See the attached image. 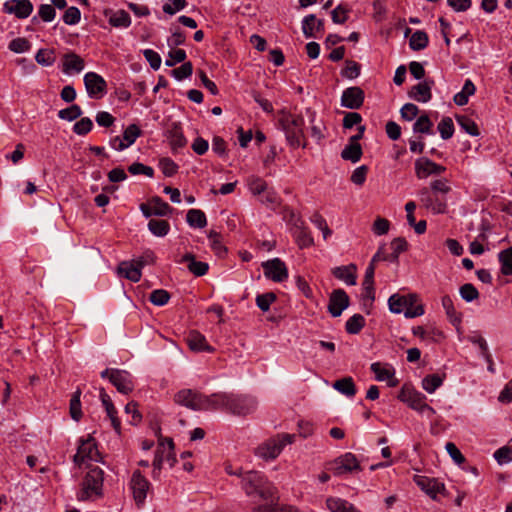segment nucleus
<instances>
[{
  "mask_svg": "<svg viewBox=\"0 0 512 512\" xmlns=\"http://www.w3.org/2000/svg\"><path fill=\"white\" fill-rule=\"evenodd\" d=\"M215 410L221 409L236 416H246L257 408L255 397L246 394L214 393Z\"/></svg>",
  "mask_w": 512,
  "mask_h": 512,
  "instance_id": "nucleus-1",
  "label": "nucleus"
},
{
  "mask_svg": "<svg viewBox=\"0 0 512 512\" xmlns=\"http://www.w3.org/2000/svg\"><path fill=\"white\" fill-rule=\"evenodd\" d=\"M242 488L248 497H259L268 503L274 501L275 488L257 471H246L241 475Z\"/></svg>",
  "mask_w": 512,
  "mask_h": 512,
  "instance_id": "nucleus-2",
  "label": "nucleus"
},
{
  "mask_svg": "<svg viewBox=\"0 0 512 512\" xmlns=\"http://www.w3.org/2000/svg\"><path fill=\"white\" fill-rule=\"evenodd\" d=\"M278 123L285 134L288 144L292 148H298L301 145L306 147V143H301V139L304 137V119L302 116L293 115L290 112L281 110L279 112Z\"/></svg>",
  "mask_w": 512,
  "mask_h": 512,
  "instance_id": "nucleus-3",
  "label": "nucleus"
},
{
  "mask_svg": "<svg viewBox=\"0 0 512 512\" xmlns=\"http://www.w3.org/2000/svg\"><path fill=\"white\" fill-rule=\"evenodd\" d=\"M175 403L194 411L215 410L214 394L204 395L191 389H183L174 396Z\"/></svg>",
  "mask_w": 512,
  "mask_h": 512,
  "instance_id": "nucleus-4",
  "label": "nucleus"
},
{
  "mask_svg": "<svg viewBox=\"0 0 512 512\" xmlns=\"http://www.w3.org/2000/svg\"><path fill=\"white\" fill-rule=\"evenodd\" d=\"M416 302V294H409L407 296L393 294L388 299L390 311L395 314L403 312L406 318H414L424 314V307L422 305H415Z\"/></svg>",
  "mask_w": 512,
  "mask_h": 512,
  "instance_id": "nucleus-5",
  "label": "nucleus"
},
{
  "mask_svg": "<svg viewBox=\"0 0 512 512\" xmlns=\"http://www.w3.org/2000/svg\"><path fill=\"white\" fill-rule=\"evenodd\" d=\"M104 472L98 466H92L89 468L82 482V489L78 495V500L86 501L92 496L102 495V486L104 480Z\"/></svg>",
  "mask_w": 512,
  "mask_h": 512,
  "instance_id": "nucleus-6",
  "label": "nucleus"
},
{
  "mask_svg": "<svg viewBox=\"0 0 512 512\" xmlns=\"http://www.w3.org/2000/svg\"><path fill=\"white\" fill-rule=\"evenodd\" d=\"M294 435L282 434L272 438L259 445L256 449V455L264 460H273L281 453L287 444H291Z\"/></svg>",
  "mask_w": 512,
  "mask_h": 512,
  "instance_id": "nucleus-7",
  "label": "nucleus"
},
{
  "mask_svg": "<svg viewBox=\"0 0 512 512\" xmlns=\"http://www.w3.org/2000/svg\"><path fill=\"white\" fill-rule=\"evenodd\" d=\"M400 401L407 403L410 408L424 413L425 410H431V406L426 403V396L413 389L403 387L398 395Z\"/></svg>",
  "mask_w": 512,
  "mask_h": 512,
  "instance_id": "nucleus-8",
  "label": "nucleus"
},
{
  "mask_svg": "<svg viewBox=\"0 0 512 512\" xmlns=\"http://www.w3.org/2000/svg\"><path fill=\"white\" fill-rule=\"evenodd\" d=\"M149 487V481L142 475L139 470H135L131 477L130 488L132 490L135 503L138 507H141L144 504Z\"/></svg>",
  "mask_w": 512,
  "mask_h": 512,
  "instance_id": "nucleus-9",
  "label": "nucleus"
},
{
  "mask_svg": "<svg viewBox=\"0 0 512 512\" xmlns=\"http://www.w3.org/2000/svg\"><path fill=\"white\" fill-rule=\"evenodd\" d=\"M264 275L274 282H283L288 278L286 264L280 258H273L262 263Z\"/></svg>",
  "mask_w": 512,
  "mask_h": 512,
  "instance_id": "nucleus-10",
  "label": "nucleus"
},
{
  "mask_svg": "<svg viewBox=\"0 0 512 512\" xmlns=\"http://www.w3.org/2000/svg\"><path fill=\"white\" fill-rule=\"evenodd\" d=\"M330 469L334 475L340 476L345 473L360 470L361 468L356 456L351 452H347L336 458L331 464Z\"/></svg>",
  "mask_w": 512,
  "mask_h": 512,
  "instance_id": "nucleus-11",
  "label": "nucleus"
},
{
  "mask_svg": "<svg viewBox=\"0 0 512 512\" xmlns=\"http://www.w3.org/2000/svg\"><path fill=\"white\" fill-rule=\"evenodd\" d=\"M86 91L91 98H101L107 89L106 81L102 76L95 72H88L84 76Z\"/></svg>",
  "mask_w": 512,
  "mask_h": 512,
  "instance_id": "nucleus-12",
  "label": "nucleus"
},
{
  "mask_svg": "<svg viewBox=\"0 0 512 512\" xmlns=\"http://www.w3.org/2000/svg\"><path fill=\"white\" fill-rule=\"evenodd\" d=\"M446 171V167L421 157L415 161V174L419 179L427 178L430 175H440Z\"/></svg>",
  "mask_w": 512,
  "mask_h": 512,
  "instance_id": "nucleus-13",
  "label": "nucleus"
},
{
  "mask_svg": "<svg viewBox=\"0 0 512 512\" xmlns=\"http://www.w3.org/2000/svg\"><path fill=\"white\" fill-rule=\"evenodd\" d=\"M365 99V94L362 88L358 86H352L346 88L341 96V105L348 109H359Z\"/></svg>",
  "mask_w": 512,
  "mask_h": 512,
  "instance_id": "nucleus-14",
  "label": "nucleus"
},
{
  "mask_svg": "<svg viewBox=\"0 0 512 512\" xmlns=\"http://www.w3.org/2000/svg\"><path fill=\"white\" fill-rule=\"evenodd\" d=\"M349 304L347 293L343 289H335L329 297L328 311L333 317H339Z\"/></svg>",
  "mask_w": 512,
  "mask_h": 512,
  "instance_id": "nucleus-15",
  "label": "nucleus"
},
{
  "mask_svg": "<svg viewBox=\"0 0 512 512\" xmlns=\"http://www.w3.org/2000/svg\"><path fill=\"white\" fill-rule=\"evenodd\" d=\"M3 11L14 14L19 19H25L31 15L33 5L30 0H9L3 4Z\"/></svg>",
  "mask_w": 512,
  "mask_h": 512,
  "instance_id": "nucleus-16",
  "label": "nucleus"
},
{
  "mask_svg": "<svg viewBox=\"0 0 512 512\" xmlns=\"http://www.w3.org/2000/svg\"><path fill=\"white\" fill-rule=\"evenodd\" d=\"M110 382L122 394H129L134 389L132 376L125 370L113 369Z\"/></svg>",
  "mask_w": 512,
  "mask_h": 512,
  "instance_id": "nucleus-17",
  "label": "nucleus"
},
{
  "mask_svg": "<svg viewBox=\"0 0 512 512\" xmlns=\"http://www.w3.org/2000/svg\"><path fill=\"white\" fill-rule=\"evenodd\" d=\"M99 453L96 444L92 438L82 440L78 447L77 453L74 455V462L83 463L85 460L98 461Z\"/></svg>",
  "mask_w": 512,
  "mask_h": 512,
  "instance_id": "nucleus-18",
  "label": "nucleus"
},
{
  "mask_svg": "<svg viewBox=\"0 0 512 512\" xmlns=\"http://www.w3.org/2000/svg\"><path fill=\"white\" fill-rule=\"evenodd\" d=\"M414 481L421 488V490H423L434 500L437 499V494L443 493L445 491L444 484L435 478L417 475L414 477Z\"/></svg>",
  "mask_w": 512,
  "mask_h": 512,
  "instance_id": "nucleus-19",
  "label": "nucleus"
},
{
  "mask_svg": "<svg viewBox=\"0 0 512 512\" xmlns=\"http://www.w3.org/2000/svg\"><path fill=\"white\" fill-rule=\"evenodd\" d=\"M433 85V80H424L423 82L414 85L408 95L417 102L426 103L432 98L431 88Z\"/></svg>",
  "mask_w": 512,
  "mask_h": 512,
  "instance_id": "nucleus-20",
  "label": "nucleus"
},
{
  "mask_svg": "<svg viewBox=\"0 0 512 512\" xmlns=\"http://www.w3.org/2000/svg\"><path fill=\"white\" fill-rule=\"evenodd\" d=\"M420 200L425 208L431 210L435 214L445 213L447 205L445 202L434 198L428 188L424 187L419 191Z\"/></svg>",
  "mask_w": 512,
  "mask_h": 512,
  "instance_id": "nucleus-21",
  "label": "nucleus"
},
{
  "mask_svg": "<svg viewBox=\"0 0 512 512\" xmlns=\"http://www.w3.org/2000/svg\"><path fill=\"white\" fill-rule=\"evenodd\" d=\"M100 399L105 407L107 416L111 420V424L114 428V430L117 432V434H120L121 431V422L119 418L117 417V410L110 398V396L105 392L103 388L100 389Z\"/></svg>",
  "mask_w": 512,
  "mask_h": 512,
  "instance_id": "nucleus-22",
  "label": "nucleus"
},
{
  "mask_svg": "<svg viewBox=\"0 0 512 512\" xmlns=\"http://www.w3.org/2000/svg\"><path fill=\"white\" fill-rule=\"evenodd\" d=\"M302 31L306 38L316 37L315 32H324V20L314 14L307 15L302 21Z\"/></svg>",
  "mask_w": 512,
  "mask_h": 512,
  "instance_id": "nucleus-23",
  "label": "nucleus"
},
{
  "mask_svg": "<svg viewBox=\"0 0 512 512\" xmlns=\"http://www.w3.org/2000/svg\"><path fill=\"white\" fill-rule=\"evenodd\" d=\"M187 343L191 350L195 352H213L214 348L210 346L204 335L196 330H192L189 332L187 336Z\"/></svg>",
  "mask_w": 512,
  "mask_h": 512,
  "instance_id": "nucleus-24",
  "label": "nucleus"
},
{
  "mask_svg": "<svg viewBox=\"0 0 512 512\" xmlns=\"http://www.w3.org/2000/svg\"><path fill=\"white\" fill-rule=\"evenodd\" d=\"M178 262L186 263L188 270L197 277L205 275L209 269L208 263L197 261L192 253H186Z\"/></svg>",
  "mask_w": 512,
  "mask_h": 512,
  "instance_id": "nucleus-25",
  "label": "nucleus"
},
{
  "mask_svg": "<svg viewBox=\"0 0 512 512\" xmlns=\"http://www.w3.org/2000/svg\"><path fill=\"white\" fill-rule=\"evenodd\" d=\"M84 66V60L74 52L66 53L63 56L62 71L65 74L80 73Z\"/></svg>",
  "mask_w": 512,
  "mask_h": 512,
  "instance_id": "nucleus-26",
  "label": "nucleus"
},
{
  "mask_svg": "<svg viewBox=\"0 0 512 512\" xmlns=\"http://www.w3.org/2000/svg\"><path fill=\"white\" fill-rule=\"evenodd\" d=\"M117 273L132 282H138L142 276L134 261H122L117 267Z\"/></svg>",
  "mask_w": 512,
  "mask_h": 512,
  "instance_id": "nucleus-27",
  "label": "nucleus"
},
{
  "mask_svg": "<svg viewBox=\"0 0 512 512\" xmlns=\"http://www.w3.org/2000/svg\"><path fill=\"white\" fill-rule=\"evenodd\" d=\"M166 135L173 151L183 148L187 144V140L183 135L182 129L177 123H173L169 127Z\"/></svg>",
  "mask_w": 512,
  "mask_h": 512,
  "instance_id": "nucleus-28",
  "label": "nucleus"
},
{
  "mask_svg": "<svg viewBox=\"0 0 512 512\" xmlns=\"http://www.w3.org/2000/svg\"><path fill=\"white\" fill-rule=\"evenodd\" d=\"M332 274L335 278L344 281L347 285L356 284V265L354 264L335 267L332 270Z\"/></svg>",
  "mask_w": 512,
  "mask_h": 512,
  "instance_id": "nucleus-29",
  "label": "nucleus"
},
{
  "mask_svg": "<svg viewBox=\"0 0 512 512\" xmlns=\"http://www.w3.org/2000/svg\"><path fill=\"white\" fill-rule=\"evenodd\" d=\"M157 450H160V454L163 456V462H168L171 467H173L176 463V458L174 454V443L172 438H162L159 441V446Z\"/></svg>",
  "mask_w": 512,
  "mask_h": 512,
  "instance_id": "nucleus-30",
  "label": "nucleus"
},
{
  "mask_svg": "<svg viewBox=\"0 0 512 512\" xmlns=\"http://www.w3.org/2000/svg\"><path fill=\"white\" fill-rule=\"evenodd\" d=\"M326 506L330 512H360L348 501L337 497L327 498Z\"/></svg>",
  "mask_w": 512,
  "mask_h": 512,
  "instance_id": "nucleus-31",
  "label": "nucleus"
},
{
  "mask_svg": "<svg viewBox=\"0 0 512 512\" xmlns=\"http://www.w3.org/2000/svg\"><path fill=\"white\" fill-rule=\"evenodd\" d=\"M441 302L449 321L452 325L458 327L462 321V317L461 314L456 311L451 297L445 295L442 297Z\"/></svg>",
  "mask_w": 512,
  "mask_h": 512,
  "instance_id": "nucleus-32",
  "label": "nucleus"
},
{
  "mask_svg": "<svg viewBox=\"0 0 512 512\" xmlns=\"http://www.w3.org/2000/svg\"><path fill=\"white\" fill-rule=\"evenodd\" d=\"M333 388L347 397H353L357 392L352 377H344L336 380L333 383Z\"/></svg>",
  "mask_w": 512,
  "mask_h": 512,
  "instance_id": "nucleus-33",
  "label": "nucleus"
},
{
  "mask_svg": "<svg viewBox=\"0 0 512 512\" xmlns=\"http://www.w3.org/2000/svg\"><path fill=\"white\" fill-rule=\"evenodd\" d=\"M362 147L359 143L350 142L341 152V157L344 160H349L352 163L358 162L362 157Z\"/></svg>",
  "mask_w": 512,
  "mask_h": 512,
  "instance_id": "nucleus-34",
  "label": "nucleus"
},
{
  "mask_svg": "<svg viewBox=\"0 0 512 512\" xmlns=\"http://www.w3.org/2000/svg\"><path fill=\"white\" fill-rule=\"evenodd\" d=\"M187 223L194 228H204L207 225L205 213L200 209H190L186 215Z\"/></svg>",
  "mask_w": 512,
  "mask_h": 512,
  "instance_id": "nucleus-35",
  "label": "nucleus"
},
{
  "mask_svg": "<svg viewBox=\"0 0 512 512\" xmlns=\"http://www.w3.org/2000/svg\"><path fill=\"white\" fill-rule=\"evenodd\" d=\"M429 43L428 35L425 31H415L409 40V46L413 51H420L427 47Z\"/></svg>",
  "mask_w": 512,
  "mask_h": 512,
  "instance_id": "nucleus-36",
  "label": "nucleus"
},
{
  "mask_svg": "<svg viewBox=\"0 0 512 512\" xmlns=\"http://www.w3.org/2000/svg\"><path fill=\"white\" fill-rule=\"evenodd\" d=\"M109 24L116 28H127L131 24L130 15L124 10L113 12L109 17Z\"/></svg>",
  "mask_w": 512,
  "mask_h": 512,
  "instance_id": "nucleus-37",
  "label": "nucleus"
},
{
  "mask_svg": "<svg viewBox=\"0 0 512 512\" xmlns=\"http://www.w3.org/2000/svg\"><path fill=\"white\" fill-rule=\"evenodd\" d=\"M253 512H299V510L293 506H278L270 500L266 504L255 506Z\"/></svg>",
  "mask_w": 512,
  "mask_h": 512,
  "instance_id": "nucleus-38",
  "label": "nucleus"
},
{
  "mask_svg": "<svg viewBox=\"0 0 512 512\" xmlns=\"http://www.w3.org/2000/svg\"><path fill=\"white\" fill-rule=\"evenodd\" d=\"M148 229L153 235L163 237L168 234L170 225L166 220L151 219L148 222Z\"/></svg>",
  "mask_w": 512,
  "mask_h": 512,
  "instance_id": "nucleus-39",
  "label": "nucleus"
},
{
  "mask_svg": "<svg viewBox=\"0 0 512 512\" xmlns=\"http://www.w3.org/2000/svg\"><path fill=\"white\" fill-rule=\"evenodd\" d=\"M150 204L153 206V215L155 216H168L173 211V208L159 196L152 197Z\"/></svg>",
  "mask_w": 512,
  "mask_h": 512,
  "instance_id": "nucleus-40",
  "label": "nucleus"
},
{
  "mask_svg": "<svg viewBox=\"0 0 512 512\" xmlns=\"http://www.w3.org/2000/svg\"><path fill=\"white\" fill-rule=\"evenodd\" d=\"M365 326V318L361 314H354L345 324V329L349 334H358Z\"/></svg>",
  "mask_w": 512,
  "mask_h": 512,
  "instance_id": "nucleus-41",
  "label": "nucleus"
},
{
  "mask_svg": "<svg viewBox=\"0 0 512 512\" xmlns=\"http://www.w3.org/2000/svg\"><path fill=\"white\" fill-rule=\"evenodd\" d=\"M444 380V376L439 374H430L423 378L422 387L428 393H433L437 388H439Z\"/></svg>",
  "mask_w": 512,
  "mask_h": 512,
  "instance_id": "nucleus-42",
  "label": "nucleus"
},
{
  "mask_svg": "<svg viewBox=\"0 0 512 512\" xmlns=\"http://www.w3.org/2000/svg\"><path fill=\"white\" fill-rule=\"evenodd\" d=\"M457 123L459 126L469 135L478 136L479 129L477 124L470 117L466 115H461L456 117Z\"/></svg>",
  "mask_w": 512,
  "mask_h": 512,
  "instance_id": "nucleus-43",
  "label": "nucleus"
},
{
  "mask_svg": "<svg viewBox=\"0 0 512 512\" xmlns=\"http://www.w3.org/2000/svg\"><path fill=\"white\" fill-rule=\"evenodd\" d=\"M501 263V272L504 275L512 274V246L508 249L501 251L498 255Z\"/></svg>",
  "mask_w": 512,
  "mask_h": 512,
  "instance_id": "nucleus-44",
  "label": "nucleus"
},
{
  "mask_svg": "<svg viewBox=\"0 0 512 512\" xmlns=\"http://www.w3.org/2000/svg\"><path fill=\"white\" fill-rule=\"evenodd\" d=\"M142 134L141 129L136 124H130L123 132L122 141H124L126 147H130L135 143L136 139Z\"/></svg>",
  "mask_w": 512,
  "mask_h": 512,
  "instance_id": "nucleus-45",
  "label": "nucleus"
},
{
  "mask_svg": "<svg viewBox=\"0 0 512 512\" xmlns=\"http://www.w3.org/2000/svg\"><path fill=\"white\" fill-rule=\"evenodd\" d=\"M361 65L353 60H346L345 67L341 70V75L347 79H355L360 75Z\"/></svg>",
  "mask_w": 512,
  "mask_h": 512,
  "instance_id": "nucleus-46",
  "label": "nucleus"
},
{
  "mask_svg": "<svg viewBox=\"0 0 512 512\" xmlns=\"http://www.w3.org/2000/svg\"><path fill=\"white\" fill-rule=\"evenodd\" d=\"M437 129L443 140H448L453 136L454 124L450 117H444L438 123Z\"/></svg>",
  "mask_w": 512,
  "mask_h": 512,
  "instance_id": "nucleus-47",
  "label": "nucleus"
},
{
  "mask_svg": "<svg viewBox=\"0 0 512 512\" xmlns=\"http://www.w3.org/2000/svg\"><path fill=\"white\" fill-rule=\"evenodd\" d=\"M80 396L81 390L77 389L70 400V415L76 421L82 416Z\"/></svg>",
  "mask_w": 512,
  "mask_h": 512,
  "instance_id": "nucleus-48",
  "label": "nucleus"
},
{
  "mask_svg": "<svg viewBox=\"0 0 512 512\" xmlns=\"http://www.w3.org/2000/svg\"><path fill=\"white\" fill-rule=\"evenodd\" d=\"M433 123L427 115H421L413 125V131L415 133L431 134V128Z\"/></svg>",
  "mask_w": 512,
  "mask_h": 512,
  "instance_id": "nucleus-49",
  "label": "nucleus"
},
{
  "mask_svg": "<svg viewBox=\"0 0 512 512\" xmlns=\"http://www.w3.org/2000/svg\"><path fill=\"white\" fill-rule=\"evenodd\" d=\"M82 115V110L79 105L73 104L68 108L62 109L58 112V117L62 120L73 121Z\"/></svg>",
  "mask_w": 512,
  "mask_h": 512,
  "instance_id": "nucleus-50",
  "label": "nucleus"
},
{
  "mask_svg": "<svg viewBox=\"0 0 512 512\" xmlns=\"http://www.w3.org/2000/svg\"><path fill=\"white\" fill-rule=\"evenodd\" d=\"M391 248L393 250L392 254L390 255V261H397L399 255L406 251L408 248V243L405 240V238L398 237L392 240L391 242Z\"/></svg>",
  "mask_w": 512,
  "mask_h": 512,
  "instance_id": "nucleus-51",
  "label": "nucleus"
},
{
  "mask_svg": "<svg viewBox=\"0 0 512 512\" xmlns=\"http://www.w3.org/2000/svg\"><path fill=\"white\" fill-rule=\"evenodd\" d=\"M35 60L40 65L51 66L55 62L54 50L40 49L35 56Z\"/></svg>",
  "mask_w": 512,
  "mask_h": 512,
  "instance_id": "nucleus-52",
  "label": "nucleus"
},
{
  "mask_svg": "<svg viewBox=\"0 0 512 512\" xmlns=\"http://www.w3.org/2000/svg\"><path fill=\"white\" fill-rule=\"evenodd\" d=\"M295 237L300 248L309 247L313 244V238L306 228L297 227Z\"/></svg>",
  "mask_w": 512,
  "mask_h": 512,
  "instance_id": "nucleus-53",
  "label": "nucleus"
},
{
  "mask_svg": "<svg viewBox=\"0 0 512 512\" xmlns=\"http://www.w3.org/2000/svg\"><path fill=\"white\" fill-rule=\"evenodd\" d=\"M169 299L170 294L164 289H156L149 296L150 302L156 306H164L168 303Z\"/></svg>",
  "mask_w": 512,
  "mask_h": 512,
  "instance_id": "nucleus-54",
  "label": "nucleus"
},
{
  "mask_svg": "<svg viewBox=\"0 0 512 512\" xmlns=\"http://www.w3.org/2000/svg\"><path fill=\"white\" fill-rule=\"evenodd\" d=\"M459 293L466 302H472L479 297V292L475 286L471 283L462 285L459 289Z\"/></svg>",
  "mask_w": 512,
  "mask_h": 512,
  "instance_id": "nucleus-55",
  "label": "nucleus"
},
{
  "mask_svg": "<svg viewBox=\"0 0 512 512\" xmlns=\"http://www.w3.org/2000/svg\"><path fill=\"white\" fill-rule=\"evenodd\" d=\"M276 300V295L273 292L259 294L256 297V304L259 309L266 312L269 310L270 305Z\"/></svg>",
  "mask_w": 512,
  "mask_h": 512,
  "instance_id": "nucleus-56",
  "label": "nucleus"
},
{
  "mask_svg": "<svg viewBox=\"0 0 512 512\" xmlns=\"http://www.w3.org/2000/svg\"><path fill=\"white\" fill-rule=\"evenodd\" d=\"M311 222L322 231L323 238L326 240L328 236L331 235L332 231L329 229L326 220L323 218L321 214L318 212H315L311 218Z\"/></svg>",
  "mask_w": 512,
  "mask_h": 512,
  "instance_id": "nucleus-57",
  "label": "nucleus"
},
{
  "mask_svg": "<svg viewBox=\"0 0 512 512\" xmlns=\"http://www.w3.org/2000/svg\"><path fill=\"white\" fill-rule=\"evenodd\" d=\"M350 12V9L345 5H338L332 12L331 17L332 21L336 24H343L348 19V13Z\"/></svg>",
  "mask_w": 512,
  "mask_h": 512,
  "instance_id": "nucleus-58",
  "label": "nucleus"
},
{
  "mask_svg": "<svg viewBox=\"0 0 512 512\" xmlns=\"http://www.w3.org/2000/svg\"><path fill=\"white\" fill-rule=\"evenodd\" d=\"M93 128V122L89 117H83L73 126V131L77 135H86Z\"/></svg>",
  "mask_w": 512,
  "mask_h": 512,
  "instance_id": "nucleus-59",
  "label": "nucleus"
},
{
  "mask_svg": "<svg viewBox=\"0 0 512 512\" xmlns=\"http://www.w3.org/2000/svg\"><path fill=\"white\" fill-rule=\"evenodd\" d=\"M162 9L169 15H174L176 12L181 11L187 5L186 0H165Z\"/></svg>",
  "mask_w": 512,
  "mask_h": 512,
  "instance_id": "nucleus-60",
  "label": "nucleus"
},
{
  "mask_svg": "<svg viewBox=\"0 0 512 512\" xmlns=\"http://www.w3.org/2000/svg\"><path fill=\"white\" fill-rule=\"evenodd\" d=\"M370 368L378 381L389 380L394 375L391 370L383 368L379 362L372 363Z\"/></svg>",
  "mask_w": 512,
  "mask_h": 512,
  "instance_id": "nucleus-61",
  "label": "nucleus"
},
{
  "mask_svg": "<svg viewBox=\"0 0 512 512\" xmlns=\"http://www.w3.org/2000/svg\"><path fill=\"white\" fill-rule=\"evenodd\" d=\"M209 239L211 241V248L215 252L216 255L222 257L226 254V248L223 246L221 242V237L218 233L211 231L209 233Z\"/></svg>",
  "mask_w": 512,
  "mask_h": 512,
  "instance_id": "nucleus-62",
  "label": "nucleus"
},
{
  "mask_svg": "<svg viewBox=\"0 0 512 512\" xmlns=\"http://www.w3.org/2000/svg\"><path fill=\"white\" fill-rule=\"evenodd\" d=\"M494 458L500 465L512 462V447L504 446L499 448L495 451Z\"/></svg>",
  "mask_w": 512,
  "mask_h": 512,
  "instance_id": "nucleus-63",
  "label": "nucleus"
},
{
  "mask_svg": "<svg viewBox=\"0 0 512 512\" xmlns=\"http://www.w3.org/2000/svg\"><path fill=\"white\" fill-rule=\"evenodd\" d=\"M31 48L30 42L26 38H15L9 43V49L15 53H23Z\"/></svg>",
  "mask_w": 512,
  "mask_h": 512,
  "instance_id": "nucleus-64",
  "label": "nucleus"
}]
</instances>
